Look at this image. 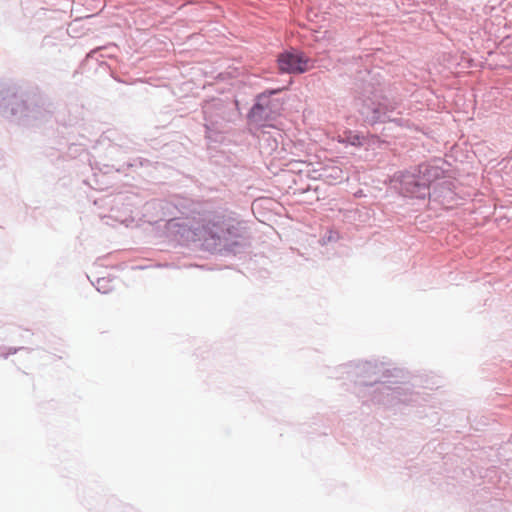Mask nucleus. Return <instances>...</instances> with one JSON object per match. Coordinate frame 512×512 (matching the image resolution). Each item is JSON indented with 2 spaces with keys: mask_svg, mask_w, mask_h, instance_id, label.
I'll return each mask as SVG.
<instances>
[{
  "mask_svg": "<svg viewBox=\"0 0 512 512\" xmlns=\"http://www.w3.org/2000/svg\"><path fill=\"white\" fill-rule=\"evenodd\" d=\"M54 105L44 96L30 94L12 82L0 81V115L11 122L31 125L47 121Z\"/></svg>",
  "mask_w": 512,
  "mask_h": 512,
  "instance_id": "1",
  "label": "nucleus"
},
{
  "mask_svg": "<svg viewBox=\"0 0 512 512\" xmlns=\"http://www.w3.org/2000/svg\"><path fill=\"white\" fill-rule=\"evenodd\" d=\"M201 233L203 247L212 253L238 255L250 246L247 230L222 215H214L206 221Z\"/></svg>",
  "mask_w": 512,
  "mask_h": 512,
  "instance_id": "2",
  "label": "nucleus"
},
{
  "mask_svg": "<svg viewBox=\"0 0 512 512\" xmlns=\"http://www.w3.org/2000/svg\"><path fill=\"white\" fill-rule=\"evenodd\" d=\"M205 137L210 142H221L229 129L234 112L221 99H211L202 105Z\"/></svg>",
  "mask_w": 512,
  "mask_h": 512,
  "instance_id": "3",
  "label": "nucleus"
},
{
  "mask_svg": "<svg viewBox=\"0 0 512 512\" xmlns=\"http://www.w3.org/2000/svg\"><path fill=\"white\" fill-rule=\"evenodd\" d=\"M282 91V88L266 89L258 94L252 107L247 113V119L250 123L255 125H264L266 122L274 119L276 103L271 99Z\"/></svg>",
  "mask_w": 512,
  "mask_h": 512,
  "instance_id": "4",
  "label": "nucleus"
},
{
  "mask_svg": "<svg viewBox=\"0 0 512 512\" xmlns=\"http://www.w3.org/2000/svg\"><path fill=\"white\" fill-rule=\"evenodd\" d=\"M277 63L281 73L301 74L308 69V58L303 52L294 48L281 52Z\"/></svg>",
  "mask_w": 512,
  "mask_h": 512,
  "instance_id": "5",
  "label": "nucleus"
},
{
  "mask_svg": "<svg viewBox=\"0 0 512 512\" xmlns=\"http://www.w3.org/2000/svg\"><path fill=\"white\" fill-rule=\"evenodd\" d=\"M98 145L107 147V157L111 159L116 157L118 151L123 150L124 152H127L130 149L129 142L127 140H122L120 143L113 142L107 133L101 136L98 141Z\"/></svg>",
  "mask_w": 512,
  "mask_h": 512,
  "instance_id": "6",
  "label": "nucleus"
},
{
  "mask_svg": "<svg viewBox=\"0 0 512 512\" xmlns=\"http://www.w3.org/2000/svg\"><path fill=\"white\" fill-rule=\"evenodd\" d=\"M324 172L325 174L322 175V179H324L328 184H333L342 179V170L337 166H326L324 168Z\"/></svg>",
  "mask_w": 512,
  "mask_h": 512,
  "instance_id": "7",
  "label": "nucleus"
},
{
  "mask_svg": "<svg viewBox=\"0 0 512 512\" xmlns=\"http://www.w3.org/2000/svg\"><path fill=\"white\" fill-rule=\"evenodd\" d=\"M93 286L96 290L102 294H107L111 292L114 288L112 284V280L107 277L97 278L95 282H92Z\"/></svg>",
  "mask_w": 512,
  "mask_h": 512,
  "instance_id": "8",
  "label": "nucleus"
},
{
  "mask_svg": "<svg viewBox=\"0 0 512 512\" xmlns=\"http://www.w3.org/2000/svg\"><path fill=\"white\" fill-rule=\"evenodd\" d=\"M116 48V46L114 44H111V45H107V46H100V47H97L93 50H91L87 55H86V59H95V60H98V56L100 57H105V56H110V54H107V55H104V54H101L100 52L101 51H104V50H109V49H114Z\"/></svg>",
  "mask_w": 512,
  "mask_h": 512,
  "instance_id": "9",
  "label": "nucleus"
},
{
  "mask_svg": "<svg viewBox=\"0 0 512 512\" xmlns=\"http://www.w3.org/2000/svg\"><path fill=\"white\" fill-rule=\"evenodd\" d=\"M24 347H9L6 346H0V357L7 358L9 355L15 354L20 350H24Z\"/></svg>",
  "mask_w": 512,
  "mask_h": 512,
  "instance_id": "10",
  "label": "nucleus"
},
{
  "mask_svg": "<svg viewBox=\"0 0 512 512\" xmlns=\"http://www.w3.org/2000/svg\"><path fill=\"white\" fill-rule=\"evenodd\" d=\"M68 151H69V155L70 156H73L74 154L76 153H79L81 151H84V148L82 147V145H78V144H75V143H72L69 147H68Z\"/></svg>",
  "mask_w": 512,
  "mask_h": 512,
  "instance_id": "11",
  "label": "nucleus"
},
{
  "mask_svg": "<svg viewBox=\"0 0 512 512\" xmlns=\"http://www.w3.org/2000/svg\"><path fill=\"white\" fill-rule=\"evenodd\" d=\"M115 199L118 200V201H123V200L128 199V196H125L124 194H119V195L116 196Z\"/></svg>",
  "mask_w": 512,
  "mask_h": 512,
  "instance_id": "12",
  "label": "nucleus"
},
{
  "mask_svg": "<svg viewBox=\"0 0 512 512\" xmlns=\"http://www.w3.org/2000/svg\"><path fill=\"white\" fill-rule=\"evenodd\" d=\"M338 238H339L338 233H333V234H331V235L328 237V241H332V240H335V239H338Z\"/></svg>",
  "mask_w": 512,
  "mask_h": 512,
  "instance_id": "13",
  "label": "nucleus"
},
{
  "mask_svg": "<svg viewBox=\"0 0 512 512\" xmlns=\"http://www.w3.org/2000/svg\"><path fill=\"white\" fill-rule=\"evenodd\" d=\"M372 111H373L374 113H380V112H381V109H380V107H378V106H377V107H373V108H372Z\"/></svg>",
  "mask_w": 512,
  "mask_h": 512,
  "instance_id": "14",
  "label": "nucleus"
}]
</instances>
